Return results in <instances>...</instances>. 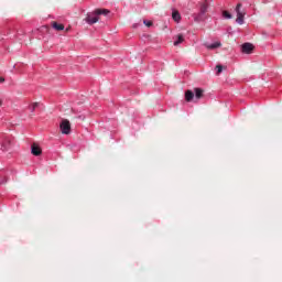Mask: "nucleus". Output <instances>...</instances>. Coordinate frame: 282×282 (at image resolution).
Masks as SVG:
<instances>
[{
	"label": "nucleus",
	"instance_id": "obj_5",
	"mask_svg": "<svg viewBox=\"0 0 282 282\" xmlns=\"http://www.w3.org/2000/svg\"><path fill=\"white\" fill-rule=\"evenodd\" d=\"M100 20V18L98 17V14H96V11L88 13L85 21L86 23H88V25H94V23H98V21Z\"/></svg>",
	"mask_w": 282,
	"mask_h": 282
},
{
	"label": "nucleus",
	"instance_id": "obj_17",
	"mask_svg": "<svg viewBox=\"0 0 282 282\" xmlns=\"http://www.w3.org/2000/svg\"><path fill=\"white\" fill-rule=\"evenodd\" d=\"M217 74H221V72L224 70V67L221 65H217Z\"/></svg>",
	"mask_w": 282,
	"mask_h": 282
},
{
	"label": "nucleus",
	"instance_id": "obj_11",
	"mask_svg": "<svg viewBox=\"0 0 282 282\" xmlns=\"http://www.w3.org/2000/svg\"><path fill=\"white\" fill-rule=\"evenodd\" d=\"M109 10L107 9H96L95 10V14H97V17L104 15L107 17V14H109Z\"/></svg>",
	"mask_w": 282,
	"mask_h": 282
},
{
	"label": "nucleus",
	"instance_id": "obj_8",
	"mask_svg": "<svg viewBox=\"0 0 282 282\" xmlns=\"http://www.w3.org/2000/svg\"><path fill=\"white\" fill-rule=\"evenodd\" d=\"M31 153H32V155L39 156L43 153V150H41V147L33 144L31 147Z\"/></svg>",
	"mask_w": 282,
	"mask_h": 282
},
{
	"label": "nucleus",
	"instance_id": "obj_18",
	"mask_svg": "<svg viewBox=\"0 0 282 282\" xmlns=\"http://www.w3.org/2000/svg\"><path fill=\"white\" fill-rule=\"evenodd\" d=\"M0 83H6V78L0 77Z\"/></svg>",
	"mask_w": 282,
	"mask_h": 282
},
{
	"label": "nucleus",
	"instance_id": "obj_6",
	"mask_svg": "<svg viewBox=\"0 0 282 282\" xmlns=\"http://www.w3.org/2000/svg\"><path fill=\"white\" fill-rule=\"evenodd\" d=\"M254 50V45L252 43H243L241 45V52L242 54H252V51Z\"/></svg>",
	"mask_w": 282,
	"mask_h": 282
},
{
	"label": "nucleus",
	"instance_id": "obj_2",
	"mask_svg": "<svg viewBox=\"0 0 282 282\" xmlns=\"http://www.w3.org/2000/svg\"><path fill=\"white\" fill-rule=\"evenodd\" d=\"M200 100V98H204V89L202 88H194L193 90H186L185 91V100L186 102H193V99Z\"/></svg>",
	"mask_w": 282,
	"mask_h": 282
},
{
	"label": "nucleus",
	"instance_id": "obj_3",
	"mask_svg": "<svg viewBox=\"0 0 282 282\" xmlns=\"http://www.w3.org/2000/svg\"><path fill=\"white\" fill-rule=\"evenodd\" d=\"M59 129L64 135H69V133H72V124L69 123V120H62Z\"/></svg>",
	"mask_w": 282,
	"mask_h": 282
},
{
	"label": "nucleus",
	"instance_id": "obj_10",
	"mask_svg": "<svg viewBox=\"0 0 282 282\" xmlns=\"http://www.w3.org/2000/svg\"><path fill=\"white\" fill-rule=\"evenodd\" d=\"M205 47H207V50H217V47H221V42H215L212 44L205 43Z\"/></svg>",
	"mask_w": 282,
	"mask_h": 282
},
{
	"label": "nucleus",
	"instance_id": "obj_16",
	"mask_svg": "<svg viewBox=\"0 0 282 282\" xmlns=\"http://www.w3.org/2000/svg\"><path fill=\"white\" fill-rule=\"evenodd\" d=\"M143 23L147 25V28H151L153 25V22L144 20Z\"/></svg>",
	"mask_w": 282,
	"mask_h": 282
},
{
	"label": "nucleus",
	"instance_id": "obj_7",
	"mask_svg": "<svg viewBox=\"0 0 282 282\" xmlns=\"http://www.w3.org/2000/svg\"><path fill=\"white\" fill-rule=\"evenodd\" d=\"M2 151H10L12 149V139L10 138H4L2 145H1Z\"/></svg>",
	"mask_w": 282,
	"mask_h": 282
},
{
	"label": "nucleus",
	"instance_id": "obj_4",
	"mask_svg": "<svg viewBox=\"0 0 282 282\" xmlns=\"http://www.w3.org/2000/svg\"><path fill=\"white\" fill-rule=\"evenodd\" d=\"M236 14H237L236 22L239 25H243V19L246 17V13L241 12V3L237 4V7H236Z\"/></svg>",
	"mask_w": 282,
	"mask_h": 282
},
{
	"label": "nucleus",
	"instance_id": "obj_13",
	"mask_svg": "<svg viewBox=\"0 0 282 282\" xmlns=\"http://www.w3.org/2000/svg\"><path fill=\"white\" fill-rule=\"evenodd\" d=\"M184 41V35L183 34H177L176 40L174 41V45H181V43Z\"/></svg>",
	"mask_w": 282,
	"mask_h": 282
},
{
	"label": "nucleus",
	"instance_id": "obj_9",
	"mask_svg": "<svg viewBox=\"0 0 282 282\" xmlns=\"http://www.w3.org/2000/svg\"><path fill=\"white\" fill-rule=\"evenodd\" d=\"M43 104L35 101L32 102L28 106L29 111H31V113H34L36 111V109H39V107H41Z\"/></svg>",
	"mask_w": 282,
	"mask_h": 282
},
{
	"label": "nucleus",
	"instance_id": "obj_15",
	"mask_svg": "<svg viewBox=\"0 0 282 282\" xmlns=\"http://www.w3.org/2000/svg\"><path fill=\"white\" fill-rule=\"evenodd\" d=\"M223 17H225V19H232V14H230L228 11H224Z\"/></svg>",
	"mask_w": 282,
	"mask_h": 282
},
{
	"label": "nucleus",
	"instance_id": "obj_12",
	"mask_svg": "<svg viewBox=\"0 0 282 282\" xmlns=\"http://www.w3.org/2000/svg\"><path fill=\"white\" fill-rule=\"evenodd\" d=\"M52 28H53L54 30H56L57 32H61V31L65 30V25L59 24L58 22H53V23H52Z\"/></svg>",
	"mask_w": 282,
	"mask_h": 282
},
{
	"label": "nucleus",
	"instance_id": "obj_1",
	"mask_svg": "<svg viewBox=\"0 0 282 282\" xmlns=\"http://www.w3.org/2000/svg\"><path fill=\"white\" fill-rule=\"evenodd\" d=\"M210 8V0H204L203 2L199 3V12L194 13V21L196 23H202V21L206 20V12H208Z\"/></svg>",
	"mask_w": 282,
	"mask_h": 282
},
{
	"label": "nucleus",
	"instance_id": "obj_14",
	"mask_svg": "<svg viewBox=\"0 0 282 282\" xmlns=\"http://www.w3.org/2000/svg\"><path fill=\"white\" fill-rule=\"evenodd\" d=\"M172 18L176 23H180L182 15H180V13L177 11H173L172 13Z\"/></svg>",
	"mask_w": 282,
	"mask_h": 282
}]
</instances>
